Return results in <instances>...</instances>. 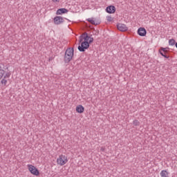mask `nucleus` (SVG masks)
<instances>
[{"mask_svg":"<svg viewBox=\"0 0 177 177\" xmlns=\"http://www.w3.org/2000/svg\"><path fill=\"white\" fill-rule=\"evenodd\" d=\"M93 42V38L88 36V34L84 33L80 37V44L78 49L80 52H84L85 49L89 48V44Z\"/></svg>","mask_w":177,"mask_h":177,"instance_id":"f257e3e1","label":"nucleus"},{"mask_svg":"<svg viewBox=\"0 0 177 177\" xmlns=\"http://www.w3.org/2000/svg\"><path fill=\"white\" fill-rule=\"evenodd\" d=\"M73 56H74V48H69L66 50L64 60L66 63H70L73 60Z\"/></svg>","mask_w":177,"mask_h":177,"instance_id":"f03ea898","label":"nucleus"},{"mask_svg":"<svg viewBox=\"0 0 177 177\" xmlns=\"http://www.w3.org/2000/svg\"><path fill=\"white\" fill-rule=\"evenodd\" d=\"M68 162V158L67 156L61 154L57 158V164L60 167H63V165H66Z\"/></svg>","mask_w":177,"mask_h":177,"instance_id":"7ed1b4c3","label":"nucleus"},{"mask_svg":"<svg viewBox=\"0 0 177 177\" xmlns=\"http://www.w3.org/2000/svg\"><path fill=\"white\" fill-rule=\"evenodd\" d=\"M27 168L32 175H34V176H39V170H38V168L35 166L28 164L27 165Z\"/></svg>","mask_w":177,"mask_h":177,"instance_id":"20e7f679","label":"nucleus"},{"mask_svg":"<svg viewBox=\"0 0 177 177\" xmlns=\"http://www.w3.org/2000/svg\"><path fill=\"white\" fill-rule=\"evenodd\" d=\"M63 23H64V18L63 17L57 16L54 18V24L59 26L63 24Z\"/></svg>","mask_w":177,"mask_h":177,"instance_id":"39448f33","label":"nucleus"},{"mask_svg":"<svg viewBox=\"0 0 177 177\" xmlns=\"http://www.w3.org/2000/svg\"><path fill=\"white\" fill-rule=\"evenodd\" d=\"M117 27H118V30H119V31H122V32L128 31V27H127V25H125L124 24H118L117 25Z\"/></svg>","mask_w":177,"mask_h":177,"instance_id":"423d86ee","label":"nucleus"},{"mask_svg":"<svg viewBox=\"0 0 177 177\" xmlns=\"http://www.w3.org/2000/svg\"><path fill=\"white\" fill-rule=\"evenodd\" d=\"M138 34L140 35V37H146L147 32L145 28H139L138 30Z\"/></svg>","mask_w":177,"mask_h":177,"instance_id":"0eeeda50","label":"nucleus"},{"mask_svg":"<svg viewBox=\"0 0 177 177\" xmlns=\"http://www.w3.org/2000/svg\"><path fill=\"white\" fill-rule=\"evenodd\" d=\"M10 77V73H7L4 77L1 80V83L3 85V86H6V84H8V80L6 78H9Z\"/></svg>","mask_w":177,"mask_h":177,"instance_id":"6e6552de","label":"nucleus"},{"mask_svg":"<svg viewBox=\"0 0 177 177\" xmlns=\"http://www.w3.org/2000/svg\"><path fill=\"white\" fill-rule=\"evenodd\" d=\"M106 12L109 14L115 13V7L114 6H109L106 8Z\"/></svg>","mask_w":177,"mask_h":177,"instance_id":"1a4fd4ad","label":"nucleus"},{"mask_svg":"<svg viewBox=\"0 0 177 177\" xmlns=\"http://www.w3.org/2000/svg\"><path fill=\"white\" fill-rule=\"evenodd\" d=\"M76 111L79 114H82V113H84V111H85V108H84V106H82V105H77L76 106Z\"/></svg>","mask_w":177,"mask_h":177,"instance_id":"9d476101","label":"nucleus"},{"mask_svg":"<svg viewBox=\"0 0 177 177\" xmlns=\"http://www.w3.org/2000/svg\"><path fill=\"white\" fill-rule=\"evenodd\" d=\"M68 10L66 8H59L57 10L56 15H64V13H68Z\"/></svg>","mask_w":177,"mask_h":177,"instance_id":"9b49d317","label":"nucleus"},{"mask_svg":"<svg viewBox=\"0 0 177 177\" xmlns=\"http://www.w3.org/2000/svg\"><path fill=\"white\" fill-rule=\"evenodd\" d=\"M161 177H168L169 176V172L167 170H162L160 173Z\"/></svg>","mask_w":177,"mask_h":177,"instance_id":"f8f14e48","label":"nucleus"},{"mask_svg":"<svg viewBox=\"0 0 177 177\" xmlns=\"http://www.w3.org/2000/svg\"><path fill=\"white\" fill-rule=\"evenodd\" d=\"M4 75L5 70H3V68H2V66H0V80H2Z\"/></svg>","mask_w":177,"mask_h":177,"instance_id":"ddd939ff","label":"nucleus"},{"mask_svg":"<svg viewBox=\"0 0 177 177\" xmlns=\"http://www.w3.org/2000/svg\"><path fill=\"white\" fill-rule=\"evenodd\" d=\"M175 44H176V41H175V39H171L169 40V45H170V46H174Z\"/></svg>","mask_w":177,"mask_h":177,"instance_id":"4468645a","label":"nucleus"},{"mask_svg":"<svg viewBox=\"0 0 177 177\" xmlns=\"http://www.w3.org/2000/svg\"><path fill=\"white\" fill-rule=\"evenodd\" d=\"M87 21H88L91 24H96V21H95V19H93V18H88L87 19Z\"/></svg>","mask_w":177,"mask_h":177,"instance_id":"2eb2a0df","label":"nucleus"},{"mask_svg":"<svg viewBox=\"0 0 177 177\" xmlns=\"http://www.w3.org/2000/svg\"><path fill=\"white\" fill-rule=\"evenodd\" d=\"M133 125H135L136 127H138V126H139V124H140V123L138 122V120H134V121L133 122Z\"/></svg>","mask_w":177,"mask_h":177,"instance_id":"dca6fc26","label":"nucleus"},{"mask_svg":"<svg viewBox=\"0 0 177 177\" xmlns=\"http://www.w3.org/2000/svg\"><path fill=\"white\" fill-rule=\"evenodd\" d=\"M160 50V52H168V50H167V48H161Z\"/></svg>","mask_w":177,"mask_h":177,"instance_id":"f3484780","label":"nucleus"},{"mask_svg":"<svg viewBox=\"0 0 177 177\" xmlns=\"http://www.w3.org/2000/svg\"><path fill=\"white\" fill-rule=\"evenodd\" d=\"M159 52H160V55H162V56H163V57H165L166 59H168V56H167V55H164V53H162V52H161V50H159Z\"/></svg>","mask_w":177,"mask_h":177,"instance_id":"a211bd4d","label":"nucleus"},{"mask_svg":"<svg viewBox=\"0 0 177 177\" xmlns=\"http://www.w3.org/2000/svg\"><path fill=\"white\" fill-rule=\"evenodd\" d=\"M53 3H59L60 2V0H52Z\"/></svg>","mask_w":177,"mask_h":177,"instance_id":"6ab92c4d","label":"nucleus"},{"mask_svg":"<svg viewBox=\"0 0 177 177\" xmlns=\"http://www.w3.org/2000/svg\"><path fill=\"white\" fill-rule=\"evenodd\" d=\"M112 19H113V18H111V17H108V18H107L108 21H111Z\"/></svg>","mask_w":177,"mask_h":177,"instance_id":"aec40b11","label":"nucleus"}]
</instances>
